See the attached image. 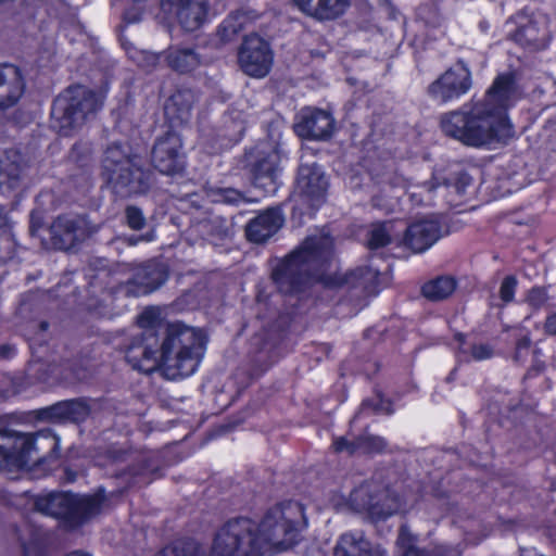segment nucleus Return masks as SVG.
Listing matches in <instances>:
<instances>
[{
	"label": "nucleus",
	"mask_w": 556,
	"mask_h": 556,
	"mask_svg": "<svg viewBox=\"0 0 556 556\" xmlns=\"http://www.w3.org/2000/svg\"><path fill=\"white\" fill-rule=\"evenodd\" d=\"M544 36L545 30L532 18H528L526 23L519 24L510 35L511 40L529 50L543 49L545 47Z\"/></svg>",
	"instance_id": "34"
},
{
	"label": "nucleus",
	"mask_w": 556,
	"mask_h": 556,
	"mask_svg": "<svg viewBox=\"0 0 556 556\" xmlns=\"http://www.w3.org/2000/svg\"><path fill=\"white\" fill-rule=\"evenodd\" d=\"M374 331L372 328H368L364 331V337L365 338H370L371 337V332Z\"/></svg>",
	"instance_id": "60"
},
{
	"label": "nucleus",
	"mask_w": 556,
	"mask_h": 556,
	"mask_svg": "<svg viewBox=\"0 0 556 556\" xmlns=\"http://www.w3.org/2000/svg\"><path fill=\"white\" fill-rule=\"evenodd\" d=\"M0 348L7 349V348H13V346L9 343H4V344H1Z\"/></svg>",
	"instance_id": "63"
},
{
	"label": "nucleus",
	"mask_w": 556,
	"mask_h": 556,
	"mask_svg": "<svg viewBox=\"0 0 556 556\" xmlns=\"http://www.w3.org/2000/svg\"><path fill=\"white\" fill-rule=\"evenodd\" d=\"M414 536L410 534L406 526L400 528L396 545L399 547L397 556H424L422 553L415 547Z\"/></svg>",
	"instance_id": "41"
},
{
	"label": "nucleus",
	"mask_w": 556,
	"mask_h": 556,
	"mask_svg": "<svg viewBox=\"0 0 556 556\" xmlns=\"http://www.w3.org/2000/svg\"><path fill=\"white\" fill-rule=\"evenodd\" d=\"M100 108L99 98L92 89L80 84L70 85L52 101L50 126L60 136L70 137Z\"/></svg>",
	"instance_id": "6"
},
{
	"label": "nucleus",
	"mask_w": 556,
	"mask_h": 556,
	"mask_svg": "<svg viewBox=\"0 0 556 556\" xmlns=\"http://www.w3.org/2000/svg\"><path fill=\"white\" fill-rule=\"evenodd\" d=\"M273 61L274 52L267 40L257 34L243 37L238 49V63L244 74L263 78L270 72Z\"/></svg>",
	"instance_id": "16"
},
{
	"label": "nucleus",
	"mask_w": 556,
	"mask_h": 556,
	"mask_svg": "<svg viewBox=\"0 0 556 556\" xmlns=\"http://www.w3.org/2000/svg\"><path fill=\"white\" fill-rule=\"evenodd\" d=\"M160 12L169 24L194 33L210 22V0H159Z\"/></svg>",
	"instance_id": "14"
},
{
	"label": "nucleus",
	"mask_w": 556,
	"mask_h": 556,
	"mask_svg": "<svg viewBox=\"0 0 556 556\" xmlns=\"http://www.w3.org/2000/svg\"><path fill=\"white\" fill-rule=\"evenodd\" d=\"M334 123L330 112L318 108H305L295 123V131L307 140H327L332 136Z\"/></svg>",
	"instance_id": "22"
},
{
	"label": "nucleus",
	"mask_w": 556,
	"mask_h": 556,
	"mask_svg": "<svg viewBox=\"0 0 556 556\" xmlns=\"http://www.w3.org/2000/svg\"><path fill=\"white\" fill-rule=\"evenodd\" d=\"M457 288V280L453 276L440 275L421 286V294L433 302L450 298Z\"/></svg>",
	"instance_id": "36"
},
{
	"label": "nucleus",
	"mask_w": 556,
	"mask_h": 556,
	"mask_svg": "<svg viewBox=\"0 0 556 556\" xmlns=\"http://www.w3.org/2000/svg\"><path fill=\"white\" fill-rule=\"evenodd\" d=\"M200 362V355L193 350H164L162 374L170 380L188 377L194 372Z\"/></svg>",
	"instance_id": "28"
},
{
	"label": "nucleus",
	"mask_w": 556,
	"mask_h": 556,
	"mask_svg": "<svg viewBox=\"0 0 556 556\" xmlns=\"http://www.w3.org/2000/svg\"><path fill=\"white\" fill-rule=\"evenodd\" d=\"M517 90L513 72L498 74L486 91V101L464 104L440 116L441 131L465 147L482 148L504 142L514 134L513 124L502 108Z\"/></svg>",
	"instance_id": "2"
},
{
	"label": "nucleus",
	"mask_w": 556,
	"mask_h": 556,
	"mask_svg": "<svg viewBox=\"0 0 556 556\" xmlns=\"http://www.w3.org/2000/svg\"><path fill=\"white\" fill-rule=\"evenodd\" d=\"M65 476H66V481L67 482H73L76 479V473L71 471V470H68V469L65 470Z\"/></svg>",
	"instance_id": "55"
},
{
	"label": "nucleus",
	"mask_w": 556,
	"mask_h": 556,
	"mask_svg": "<svg viewBox=\"0 0 556 556\" xmlns=\"http://www.w3.org/2000/svg\"><path fill=\"white\" fill-rule=\"evenodd\" d=\"M350 504L355 510L367 513L372 521H380L396 514L402 500L388 485L371 479L352 491Z\"/></svg>",
	"instance_id": "10"
},
{
	"label": "nucleus",
	"mask_w": 556,
	"mask_h": 556,
	"mask_svg": "<svg viewBox=\"0 0 556 556\" xmlns=\"http://www.w3.org/2000/svg\"><path fill=\"white\" fill-rule=\"evenodd\" d=\"M441 237V225L434 219L415 220L406 227L400 245L413 254L429 250Z\"/></svg>",
	"instance_id": "21"
},
{
	"label": "nucleus",
	"mask_w": 556,
	"mask_h": 556,
	"mask_svg": "<svg viewBox=\"0 0 556 556\" xmlns=\"http://www.w3.org/2000/svg\"><path fill=\"white\" fill-rule=\"evenodd\" d=\"M26 441L22 450L23 468L43 464L59 457L60 442L50 430H41L35 434H24Z\"/></svg>",
	"instance_id": "20"
},
{
	"label": "nucleus",
	"mask_w": 556,
	"mask_h": 556,
	"mask_svg": "<svg viewBox=\"0 0 556 556\" xmlns=\"http://www.w3.org/2000/svg\"><path fill=\"white\" fill-rule=\"evenodd\" d=\"M544 331L549 336H556V313L548 315L544 323Z\"/></svg>",
	"instance_id": "51"
},
{
	"label": "nucleus",
	"mask_w": 556,
	"mask_h": 556,
	"mask_svg": "<svg viewBox=\"0 0 556 556\" xmlns=\"http://www.w3.org/2000/svg\"><path fill=\"white\" fill-rule=\"evenodd\" d=\"M282 131L280 127V123L276 121H271L266 124V138L260 140L257 143H267L269 146L276 147L277 151L282 154V144H281Z\"/></svg>",
	"instance_id": "46"
},
{
	"label": "nucleus",
	"mask_w": 556,
	"mask_h": 556,
	"mask_svg": "<svg viewBox=\"0 0 556 556\" xmlns=\"http://www.w3.org/2000/svg\"><path fill=\"white\" fill-rule=\"evenodd\" d=\"M333 253L332 242L318 236L306 237L296 248L271 264L270 279L285 296L304 293L316 271L329 266Z\"/></svg>",
	"instance_id": "3"
},
{
	"label": "nucleus",
	"mask_w": 556,
	"mask_h": 556,
	"mask_svg": "<svg viewBox=\"0 0 556 556\" xmlns=\"http://www.w3.org/2000/svg\"><path fill=\"white\" fill-rule=\"evenodd\" d=\"M161 321L160 312L152 306L144 308L137 317V325L144 330H156Z\"/></svg>",
	"instance_id": "44"
},
{
	"label": "nucleus",
	"mask_w": 556,
	"mask_h": 556,
	"mask_svg": "<svg viewBox=\"0 0 556 556\" xmlns=\"http://www.w3.org/2000/svg\"><path fill=\"white\" fill-rule=\"evenodd\" d=\"M10 233V225L8 213L3 207H0V235Z\"/></svg>",
	"instance_id": "52"
},
{
	"label": "nucleus",
	"mask_w": 556,
	"mask_h": 556,
	"mask_svg": "<svg viewBox=\"0 0 556 556\" xmlns=\"http://www.w3.org/2000/svg\"><path fill=\"white\" fill-rule=\"evenodd\" d=\"M128 463L127 467L115 471L113 478L117 481V489L109 492L110 496H119L126 490L137 484H148L157 476L160 465L151 457H146L131 448L112 445L108 447L103 456H99L98 464L121 465Z\"/></svg>",
	"instance_id": "7"
},
{
	"label": "nucleus",
	"mask_w": 556,
	"mask_h": 556,
	"mask_svg": "<svg viewBox=\"0 0 556 556\" xmlns=\"http://www.w3.org/2000/svg\"><path fill=\"white\" fill-rule=\"evenodd\" d=\"M37 294L34 291H28L21 295L15 316L20 319H26L25 323V341L28 348H47V337L50 327L49 321L38 319L36 313L38 312Z\"/></svg>",
	"instance_id": "19"
},
{
	"label": "nucleus",
	"mask_w": 556,
	"mask_h": 556,
	"mask_svg": "<svg viewBox=\"0 0 556 556\" xmlns=\"http://www.w3.org/2000/svg\"><path fill=\"white\" fill-rule=\"evenodd\" d=\"M155 556H204V553L193 541H177L162 548Z\"/></svg>",
	"instance_id": "39"
},
{
	"label": "nucleus",
	"mask_w": 556,
	"mask_h": 556,
	"mask_svg": "<svg viewBox=\"0 0 556 556\" xmlns=\"http://www.w3.org/2000/svg\"><path fill=\"white\" fill-rule=\"evenodd\" d=\"M386 552L372 544L362 531L342 533L334 546L333 556H384Z\"/></svg>",
	"instance_id": "29"
},
{
	"label": "nucleus",
	"mask_w": 556,
	"mask_h": 556,
	"mask_svg": "<svg viewBox=\"0 0 556 556\" xmlns=\"http://www.w3.org/2000/svg\"><path fill=\"white\" fill-rule=\"evenodd\" d=\"M296 189L308 213H315L327 201L329 181L317 164H302L298 168Z\"/></svg>",
	"instance_id": "17"
},
{
	"label": "nucleus",
	"mask_w": 556,
	"mask_h": 556,
	"mask_svg": "<svg viewBox=\"0 0 556 556\" xmlns=\"http://www.w3.org/2000/svg\"><path fill=\"white\" fill-rule=\"evenodd\" d=\"M265 352H266V350H257L255 355H254V358L256 361H260V362L262 361L263 362L266 358V353Z\"/></svg>",
	"instance_id": "54"
},
{
	"label": "nucleus",
	"mask_w": 556,
	"mask_h": 556,
	"mask_svg": "<svg viewBox=\"0 0 556 556\" xmlns=\"http://www.w3.org/2000/svg\"><path fill=\"white\" fill-rule=\"evenodd\" d=\"M365 410H372L376 414L391 415L393 413L392 403L389 400H383L381 394L378 393L374 399L363 401L359 413Z\"/></svg>",
	"instance_id": "45"
},
{
	"label": "nucleus",
	"mask_w": 556,
	"mask_h": 556,
	"mask_svg": "<svg viewBox=\"0 0 556 556\" xmlns=\"http://www.w3.org/2000/svg\"><path fill=\"white\" fill-rule=\"evenodd\" d=\"M332 446L336 453L346 452L349 455L358 453L357 438L353 441H349L344 437L337 438Z\"/></svg>",
	"instance_id": "49"
},
{
	"label": "nucleus",
	"mask_w": 556,
	"mask_h": 556,
	"mask_svg": "<svg viewBox=\"0 0 556 556\" xmlns=\"http://www.w3.org/2000/svg\"><path fill=\"white\" fill-rule=\"evenodd\" d=\"M164 350H127L126 359L134 369L144 374L162 370Z\"/></svg>",
	"instance_id": "35"
},
{
	"label": "nucleus",
	"mask_w": 556,
	"mask_h": 556,
	"mask_svg": "<svg viewBox=\"0 0 556 556\" xmlns=\"http://www.w3.org/2000/svg\"><path fill=\"white\" fill-rule=\"evenodd\" d=\"M305 526L303 506L298 502L289 501L269 508L256 523V540L263 556L292 547Z\"/></svg>",
	"instance_id": "5"
},
{
	"label": "nucleus",
	"mask_w": 556,
	"mask_h": 556,
	"mask_svg": "<svg viewBox=\"0 0 556 556\" xmlns=\"http://www.w3.org/2000/svg\"><path fill=\"white\" fill-rule=\"evenodd\" d=\"M160 56H161L160 54H153V55L151 56V59H152V64H153V65H154V64H156V63L159 62Z\"/></svg>",
	"instance_id": "61"
},
{
	"label": "nucleus",
	"mask_w": 556,
	"mask_h": 556,
	"mask_svg": "<svg viewBox=\"0 0 556 556\" xmlns=\"http://www.w3.org/2000/svg\"><path fill=\"white\" fill-rule=\"evenodd\" d=\"M187 155L181 136L168 129L159 136L151 149L150 164L128 144L112 142L101 160V176L113 194L131 198L148 194L157 184V175L182 176Z\"/></svg>",
	"instance_id": "1"
},
{
	"label": "nucleus",
	"mask_w": 556,
	"mask_h": 556,
	"mask_svg": "<svg viewBox=\"0 0 556 556\" xmlns=\"http://www.w3.org/2000/svg\"><path fill=\"white\" fill-rule=\"evenodd\" d=\"M86 363L81 357L71 359L48 352L45 356L33 355L26 367V375L38 381H47L50 378L80 381L88 378Z\"/></svg>",
	"instance_id": "12"
},
{
	"label": "nucleus",
	"mask_w": 556,
	"mask_h": 556,
	"mask_svg": "<svg viewBox=\"0 0 556 556\" xmlns=\"http://www.w3.org/2000/svg\"><path fill=\"white\" fill-rule=\"evenodd\" d=\"M91 408L86 399H73L58 402L46 409L42 414L55 421H70L80 424L90 415Z\"/></svg>",
	"instance_id": "31"
},
{
	"label": "nucleus",
	"mask_w": 556,
	"mask_h": 556,
	"mask_svg": "<svg viewBox=\"0 0 556 556\" xmlns=\"http://www.w3.org/2000/svg\"><path fill=\"white\" fill-rule=\"evenodd\" d=\"M42 226L41 220H35L34 218L30 219L29 224V232L31 236H35L38 231V229Z\"/></svg>",
	"instance_id": "53"
},
{
	"label": "nucleus",
	"mask_w": 556,
	"mask_h": 556,
	"mask_svg": "<svg viewBox=\"0 0 556 556\" xmlns=\"http://www.w3.org/2000/svg\"><path fill=\"white\" fill-rule=\"evenodd\" d=\"M492 356V350H459L458 359L468 362L469 359L484 361Z\"/></svg>",
	"instance_id": "50"
},
{
	"label": "nucleus",
	"mask_w": 556,
	"mask_h": 556,
	"mask_svg": "<svg viewBox=\"0 0 556 556\" xmlns=\"http://www.w3.org/2000/svg\"><path fill=\"white\" fill-rule=\"evenodd\" d=\"M283 216L278 207H269L249 220L245 238L252 243H264L282 226Z\"/></svg>",
	"instance_id": "27"
},
{
	"label": "nucleus",
	"mask_w": 556,
	"mask_h": 556,
	"mask_svg": "<svg viewBox=\"0 0 556 556\" xmlns=\"http://www.w3.org/2000/svg\"><path fill=\"white\" fill-rule=\"evenodd\" d=\"M257 302H267V298L265 296L263 291H258L256 294Z\"/></svg>",
	"instance_id": "59"
},
{
	"label": "nucleus",
	"mask_w": 556,
	"mask_h": 556,
	"mask_svg": "<svg viewBox=\"0 0 556 556\" xmlns=\"http://www.w3.org/2000/svg\"><path fill=\"white\" fill-rule=\"evenodd\" d=\"M471 184L472 177L465 169L451 170L448 173L434 170L431 179L424 184V188L432 192L439 187H444L448 192H454L462 197Z\"/></svg>",
	"instance_id": "32"
},
{
	"label": "nucleus",
	"mask_w": 556,
	"mask_h": 556,
	"mask_svg": "<svg viewBox=\"0 0 556 556\" xmlns=\"http://www.w3.org/2000/svg\"><path fill=\"white\" fill-rule=\"evenodd\" d=\"M518 279L515 275H506L500 285L498 298L502 301L500 307H504L514 302L517 292Z\"/></svg>",
	"instance_id": "42"
},
{
	"label": "nucleus",
	"mask_w": 556,
	"mask_h": 556,
	"mask_svg": "<svg viewBox=\"0 0 556 556\" xmlns=\"http://www.w3.org/2000/svg\"><path fill=\"white\" fill-rule=\"evenodd\" d=\"M66 556H91V555L88 553H85L83 551H74V552L67 554Z\"/></svg>",
	"instance_id": "58"
},
{
	"label": "nucleus",
	"mask_w": 556,
	"mask_h": 556,
	"mask_svg": "<svg viewBox=\"0 0 556 556\" xmlns=\"http://www.w3.org/2000/svg\"><path fill=\"white\" fill-rule=\"evenodd\" d=\"M548 299V290L546 287L533 286L528 290L525 301L533 311H539L546 305Z\"/></svg>",
	"instance_id": "43"
},
{
	"label": "nucleus",
	"mask_w": 556,
	"mask_h": 556,
	"mask_svg": "<svg viewBox=\"0 0 556 556\" xmlns=\"http://www.w3.org/2000/svg\"><path fill=\"white\" fill-rule=\"evenodd\" d=\"M207 343L206 329L176 320L167 324L165 338L159 348H206Z\"/></svg>",
	"instance_id": "23"
},
{
	"label": "nucleus",
	"mask_w": 556,
	"mask_h": 556,
	"mask_svg": "<svg viewBox=\"0 0 556 556\" xmlns=\"http://www.w3.org/2000/svg\"><path fill=\"white\" fill-rule=\"evenodd\" d=\"M26 89V81L20 66L0 63V112L17 104Z\"/></svg>",
	"instance_id": "24"
},
{
	"label": "nucleus",
	"mask_w": 556,
	"mask_h": 556,
	"mask_svg": "<svg viewBox=\"0 0 556 556\" xmlns=\"http://www.w3.org/2000/svg\"><path fill=\"white\" fill-rule=\"evenodd\" d=\"M247 14L243 11H235L218 25L217 34L224 42L233 40L243 29L247 23Z\"/></svg>",
	"instance_id": "37"
},
{
	"label": "nucleus",
	"mask_w": 556,
	"mask_h": 556,
	"mask_svg": "<svg viewBox=\"0 0 556 556\" xmlns=\"http://www.w3.org/2000/svg\"><path fill=\"white\" fill-rule=\"evenodd\" d=\"M125 218L127 226L132 230H141L147 224L142 210L136 205L126 206Z\"/></svg>",
	"instance_id": "47"
},
{
	"label": "nucleus",
	"mask_w": 556,
	"mask_h": 556,
	"mask_svg": "<svg viewBox=\"0 0 556 556\" xmlns=\"http://www.w3.org/2000/svg\"><path fill=\"white\" fill-rule=\"evenodd\" d=\"M282 154L276 147L255 143L244 152V169L252 186L263 195H274L280 187Z\"/></svg>",
	"instance_id": "9"
},
{
	"label": "nucleus",
	"mask_w": 556,
	"mask_h": 556,
	"mask_svg": "<svg viewBox=\"0 0 556 556\" xmlns=\"http://www.w3.org/2000/svg\"><path fill=\"white\" fill-rule=\"evenodd\" d=\"M392 236L389 229V222L371 223L366 233L365 245L370 251H376L391 244Z\"/></svg>",
	"instance_id": "38"
},
{
	"label": "nucleus",
	"mask_w": 556,
	"mask_h": 556,
	"mask_svg": "<svg viewBox=\"0 0 556 556\" xmlns=\"http://www.w3.org/2000/svg\"><path fill=\"white\" fill-rule=\"evenodd\" d=\"M13 350H0V358L8 359L11 357Z\"/></svg>",
	"instance_id": "56"
},
{
	"label": "nucleus",
	"mask_w": 556,
	"mask_h": 556,
	"mask_svg": "<svg viewBox=\"0 0 556 556\" xmlns=\"http://www.w3.org/2000/svg\"><path fill=\"white\" fill-rule=\"evenodd\" d=\"M199 97L194 89L177 87L164 102V115L172 126L187 123Z\"/></svg>",
	"instance_id": "25"
},
{
	"label": "nucleus",
	"mask_w": 556,
	"mask_h": 556,
	"mask_svg": "<svg viewBox=\"0 0 556 556\" xmlns=\"http://www.w3.org/2000/svg\"><path fill=\"white\" fill-rule=\"evenodd\" d=\"M357 446L358 453L375 454L383 452L387 442L381 437L365 433L357 437Z\"/></svg>",
	"instance_id": "40"
},
{
	"label": "nucleus",
	"mask_w": 556,
	"mask_h": 556,
	"mask_svg": "<svg viewBox=\"0 0 556 556\" xmlns=\"http://www.w3.org/2000/svg\"><path fill=\"white\" fill-rule=\"evenodd\" d=\"M18 540L23 548V556H46L39 539L36 536L29 541L18 534Z\"/></svg>",
	"instance_id": "48"
},
{
	"label": "nucleus",
	"mask_w": 556,
	"mask_h": 556,
	"mask_svg": "<svg viewBox=\"0 0 556 556\" xmlns=\"http://www.w3.org/2000/svg\"><path fill=\"white\" fill-rule=\"evenodd\" d=\"M380 276L378 269L362 265L343 274H321L318 281L328 289H345L355 299L365 300L380 293Z\"/></svg>",
	"instance_id": "11"
},
{
	"label": "nucleus",
	"mask_w": 556,
	"mask_h": 556,
	"mask_svg": "<svg viewBox=\"0 0 556 556\" xmlns=\"http://www.w3.org/2000/svg\"><path fill=\"white\" fill-rule=\"evenodd\" d=\"M106 500L104 488H99L93 494L51 491L34 495L33 508L55 519L63 529L73 531L99 515Z\"/></svg>",
	"instance_id": "4"
},
{
	"label": "nucleus",
	"mask_w": 556,
	"mask_h": 556,
	"mask_svg": "<svg viewBox=\"0 0 556 556\" xmlns=\"http://www.w3.org/2000/svg\"><path fill=\"white\" fill-rule=\"evenodd\" d=\"M162 55L167 66L178 74H189L201 64L200 54L193 48L169 46Z\"/></svg>",
	"instance_id": "33"
},
{
	"label": "nucleus",
	"mask_w": 556,
	"mask_h": 556,
	"mask_svg": "<svg viewBox=\"0 0 556 556\" xmlns=\"http://www.w3.org/2000/svg\"><path fill=\"white\" fill-rule=\"evenodd\" d=\"M77 148H78V144H74L73 148H72V153H74Z\"/></svg>",
	"instance_id": "64"
},
{
	"label": "nucleus",
	"mask_w": 556,
	"mask_h": 556,
	"mask_svg": "<svg viewBox=\"0 0 556 556\" xmlns=\"http://www.w3.org/2000/svg\"><path fill=\"white\" fill-rule=\"evenodd\" d=\"M305 16L319 23L334 22L351 8V0H292Z\"/></svg>",
	"instance_id": "26"
},
{
	"label": "nucleus",
	"mask_w": 556,
	"mask_h": 556,
	"mask_svg": "<svg viewBox=\"0 0 556 556\" xmlns=\"http://www.w3.org/2000/svg\"><path fill=\"white\" fill-rule=\"evenodd\" d=\"M471 348H480V349H483V348H489V345L486 344H479V345H472Z\"/></svg>",
	"instance_id": "62"
},
{
	"label": "nucleus",
	"mask_w": 556,
	"mask_h": 556,
	"mask_svg": "<svg viewBox=\"0 0 556 556\" xmlns=\"http://www.w3.org/2000/svg\"><path fill=\"white\" fill-rule=\"evenodd\" d=\"M92 233L85 215L63 213L49 227V240L55 251H71L78 248Z\"/></svg>",
	"instance_id": "15"
},
{
	"label": "nucleus",
	"mask_w": 556,
	"mask_h": 556,
	"mask_svg": "<svg viewBox=\"0 0 556 556\" xmlns=\"http://www.w3.org/2000/svg\"><path fill=\"white\" fill-rule=\"evenodd\" d=\"M472 87V74L464 60H457L427 87V96L438 104L459 100Z\"/></svg>",
	"instance_id": "13"
},
{
	"label": "nucleus",
	"mask_w": 556,
	"mask_h": 556,
	"mask_svg": "<svg viewBox=\"0 0 556 556\" xmlns=\"http://www.w3.org/2000/svg\"><path fill=\"white\" fill-rule=\"evenodd\" d=\"M210 556H263L256 540V522L233 518L215 533Z\"/></svg>",
	"instance_id": "8"
},
{
	"label": "nucleus",
	"mask_w": 556,
	"mask_h": 556,
	"mask_svg": "<svg viewBox=\"0 0 556 556\" xmlns=\"http://www.w3.org/2000/svg\"><path fill=\"white\" fill-rule=\"evenodd\" d=\"M168 266L162 262L150 260L139 266L125 286L124 292L129 296H144L160 289L168 279Z\"/></svg>",
	"instance_id": "18"
},
{
	"label": "nucleus",
	"mask_w": 556,
	"mask_h": 556,
	"mask_svg": "<svg viewBox=\"0 0 556 556\" xmlns=\"http://www.w3.org/2000/svg\"><path fill=\"white\" fill-rule=\"evenodd\" d=\"M530 341L529 340H519L515 348H529Z\"/></svg>",
	"instance_id": "57"
},
{
	"label": "nucleus",
	"mask_w": 556,
	"mask_h": 556,
	"mask_svg": "<svg viewBox=\"0 0 556 556\" xmlns=\"http://www.w3.org/2000/svg\"><path fill=\"white\" fill-rule=\"evenodd\" d=\"M26 441L22 433L0 429V470L23 469L22 450Z\"/></svg>",
	"instance_id": "30"
}]
</instances>
